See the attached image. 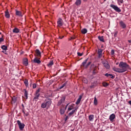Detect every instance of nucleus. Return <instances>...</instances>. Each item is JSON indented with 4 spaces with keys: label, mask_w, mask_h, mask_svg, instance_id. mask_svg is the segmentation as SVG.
<instances>
[{
    "label": "nucleus",
    "mask_w": 131,
    "mask_h": 131,
    "mask_svg": "<svg viewBox=\"0 0 131 131\" xmlns=\"http://www.w3.org/2000/svg\"><path fill=\"white\" fill-rule=\"evenodd\" d=\"M102 64L106 69H110V65L108 61L104 60L102 61Z\"/></svg>",
    "instance_id": "obj_9"
},
{
    "label": "nucleus",
    "mask_w": 131,
    "mask_h": 131,
    "mask_svg": "<svg viewBox=\"0 0 131 131\" xmlns=\"http://www.w3.org/2000/svg\"><path fill=\"white\" fill-rule=\"evenodd\" d=\"M52 105V99L47 98L45 100V102L41 103V108H50V106Z\"/></svg>",
    "instance_id": "obj_2"
},
{
    "label": "nucleus",
    "mask_w": 131,
    "mask_h": 131,
    "mask_svg": "<svg viewBox=\"0 0 131 131\" xmlns=\"http://www.w3.org/2000/svg\"><path fill=\"white\" fill-rule=\"evenodd\" d=\"M83 82H84V83H88V79L86 78H84L83 79Z\"/></svg>",
    "instance_id": "obj_35"
},
{
    "label": "nucleus",
    "mask_w": 131,
    "mask_h": 131,
    "mask_svg": "<svg viewBox=\"0 0 131 131\" xmlns=\"http://www.w3.org/2000/svg\"><path fill=\"white\" fill-rule=\"evenodd\" d=\"M94 118H95L94 115H91L89 116V119L90 121H94Z\"/></svg>",
    "instance_id": "obj_20"
},
{
    "label": "nucleus",
    "mask_w": 131,
    "mask_h": 131,
    "mask_svg": "<svg viewBox=\"0 0 131 131\" xmlns=\"http://www.w3.org/2000/svg\"><path fill=\"white\" fill-rule=\"evenodd\" d=\"M33 89H36V84L34 83L33 84Z\"/></svg>",
    "instance_id": "obj_39"
},
{
    "label": "nucleus",
    "mask_w": 131,
    "mask_h": 131,
    "mask_svg": "<svg viewBox=\"0 0 131 131\" xmlns=\"http://www.w3.org/2000/svg\"><path fill=\"white\" fill-rule=\"evenodd\" d=\"M54 65V61L53 60H51L47 64V66L50 68L51 67H52V66Z\"/></svg>",
    "instance_id": "obj_18"
},
{
    "label": "nucleus",
    "mask_w": 131,
    "mask_h": 131,
    "mask_svg": "<svg viewBox=\"0 0 131 131\" xmlns=\"http://www.w3.org/2000/svg\"><path fill=\"white\" fill-rule=\"evenodd\" d=\"M23 113L24 114V116H28L29 115V114L28 113H25V111L24 110H22Z\"/></svg>",
    "instance_id": "obj_33"
},
{
    "label": "nucleus",
    "mask_w": 131,
    "mask_h": 131,
    "mask_svg": "<svg viewBox=\"0 0 131 131\" xmlns=\"http://www.w3.org/2000/svg\"><path fill=\"white\" fill-rule=\"evenodd\" d=\"M17 123L18 125L20 130H23V129L24 128V127H25V124L24 123H21V122L20 121V120H17Z\"/></svg>",
    "instance_id": "obj_8"
},
{
    "label": "nucleus",
    "mask_w": 131,
    "mask_h": 131,
    "mask_svg": "<svg viewBox=\"0 0 131 131\" xmlns=\"http://www.w3.org/2000/svg\"><path fill=\"white\" fill-rule=\"evenodd\" d=\"M63 88H64V86H63V85H62L61 86H60L59 87V89H60V90H61V89H63Z\"/></svg>",
    "instance_id": "obj_45"
},
{
    "label": "nucleus",
    "mask_w": 131,
    "mask_h": 131,
    "mask_svg": "<svg viewBox=\"0 0 131 131\" xmlns=\"http://www.w3.org/2000/svg\"><path fill=\"white\" fill-rule=\"evenodd\" d=\"M4 36H2V37L0 38V43H2V42H3V41H4Z\"/></svg>",
    "instance_id": "obj_36"
},
{
    "label": "nucleus",
    "mask_w": 131,
    "mask_h": 131,
    "mask_svg": "<svg viewBox=\"0 0 131 131\" xmlns=\"http://www.w3.org/2000/svg\"><path fill=\"white\" fill-rule=\"evenodd\" d=\"M81 96H80L79 98L77 99V101L76 102V105H78V104H79V103H80V101H81Z\"/></svg>",
    "instance_id": "obj_26"
},
{
    "label": "nucleus",
    "mask_w": 131,
    "mask_h": 131,
    "mask_svg": "<svg viewBox=\"0 0 131 131\" xmlns=\"http://www.w3.org/2000/svg\"><path fill=\"white\" fill-rule=\"evenodd\" d=\"M103 53V50L102 49H98V58H102V54Z\"/></svg>",
    "instance_id": "obj_15"
},
{
    "label": "nucleus",
    "mask_w": 131,
    "mask_h": 131,
    "mask_svg": "<svg viewBox=\"0 0 131 131\" xmlns=\"http://www.w3.org/2000/svg\"><path fill=\"white\" fill-rule=\"evenodd\" d=\"M24 92H25L24 96L25 97H26V99H28V92H27V91L26 90V89H24Z\"/></svg>",
    "instance_id": "obj_19"
},
{
    "label": "nucleus",
    "mask_w": 131,
    "mask_h": 131,
    "mask_svg": "<svg viewBox=\"0 0 131 131\" xmlns=\"http://www.w3.org/2000/svg\"><path fill=\"white\" fill-rule=\"evenodd\" d=\"M68 105H69V104H68L65 107V108H64V110L66 111V109H67V106H68Z\"/></svg>",
    "instance_id": "obj_47"
},
{
    "label": "nucleus",
    "mask_w": 131,
    "mask_h": 131,
    "mask_svg": "<svg viewBox=\"0 0 131 131\" xmlns=\"http://www.w3.org/2000/svg\"><path fill=\"white\" fill-rule=\"evenodd\" d=\"M109 119L112 122H113V121H114V119H115V114H112L110 116Z\"/></svg>",
    "instance_id": "obj_14"
},
{
    "label": "nucleus",
    "mask_w": 131,
    "mask_h": 131,
    "mask_svg": "<svg viewBox=\"0 0 131 131\" xmlns=\"http://www.w3.org/2000/svg\"><path fill=\"white\" fill-rule=\"evenodd\" d=\"M103 1H104V2H106V0H103Z\"/></svg>",
    "instance_id": "obj_56"
},
{
    "label": "nucleus",
    "mask_w": 131,
    "mask_h": 131,
    "mask_svg": "<svg viewBox=\"0 0 131 131\" xmlns=\"http://www.w3.org/2000/svg\"><path fill=\"white\" fill-rule=\"evenodd\" d=\"M41 91V89L39 88L38 90H37L34 94V101H37L38 100V98H39V96H40V94L39 93V92Z\"/></svg>",
    "instance_id": "obj_4"
},
{
    "label": "nucleus",
    "mask_w": 131,
    "mask_h": 131,
    "mask_svg": "<svg viewBox=\"0 0 131 131\" xmlns=\"http://www.w3.org/2000/svg\"><path fill=\"white\" fill-rule=\"evenodd\" d=\"M71 39H75V37H71Z\"/></svg>",
    "instance_id": "obj_52"
},
{
    "label": "nucleus",
    "mask_w": 131,
    "mask_h": 131,
    "mask_svg": "<svg viewBox=\"0 0 131 131\" xmlns=\"http://www.w3.org/2000/svg\"><path fill=\"white\" fill-rule=\"evenodd\" d=\"M65 102V97H63L58 102L57 106H60L62 103Z\"/></svg>",
    "instance_id": "obj_13"
},
{
    "label": "nucleus",
    "mask_w": 131,
    "mask_h": 131,
    "mask_svg": "<svg viewBox=\"0 0 131 131\" xmlns=\"http://www.w3.org/2000/svg\"><path fill=\"white\" fill-rule=\"evenodd\" d=\"M75 112V110H73L72 112H71L70 113H69V116H71V115H73Z\"/></svg>",
    "instance_id": "obj_31"
},
{
    "label": "nucleus",
    "mask_w": 131,
    "mask_h": 131,
    "mask_svg": "<svg viewBox=\"0 0 131 131\" xmlns=\"http://www.w3.org/2000/svg\"><path fill=\"white\" fill-rule=\"evenodd\" d=\"M116 64L118 65V62H117Z\"/></svg>",
    "instance_id": "obj_55"
},
{
    "label": "nucleus",
    "mask_w": 131,
    "mask_h": 131,
    "mask_svg": "<svg viewBox=\"0 0 131 131\" xmlns=\"http://www.w3.org/2000/svg\"><path fill=\"white\" fill-rule=\"evenodd\" d=\"M2 53H5V52H4V51H2Z\"/></svg>",
    "instance_id": "obj_58"
},
{
    "label": "nucleus",
    "mask_w": 131,
    "mask_h": 131,
    "mask_svg": "<svg viewBox=\"0 0 131 131\" xmlns=\"http://www.w3.org/2000/svg\"><path fill=\"white\" fill-rule=\"evenodd\" d=\"M12 31L13 33H19V32H20V30L17 28H15Z\"/></svg>",
    "instance_id": "obj_22"
},
{
    "label": "nucleus",
    "mask_w": 131,
    "mask_h": 131,
    "mask_svg": "<svg viewBox=\"0 0 131 131\" xmlns=\"http://www.w3.org/2000/svg\"><path fill=\"white\" fill-rule=\"evenodd\" d=\"M57 26L58 27L63 26V20H62V18L58 19V21H57Z\"/></svg>",
    "instance_id": "obj_11"
},
{
    "label": "nucleus",
    "mask_w": 131,
    "mask_h": 131,
    "mask_svg": "<svg viewBox=\"0 0 131 131\" xmlns=\"http://www.w3.org/2000/svg\"><path fill=\"white\" fill-rule=\"evenodd\" d=\"M67 84V82H65L62 84V85H63V86L64 87V86H66Z\"/></svg>",
    "instance_id": "obj_42"
},
{
    "label": "nucleus",
    "mask_w": 131,
    "mask_h": 131,
    "mask_svg": "<svg viewBox=\"0 0 131 131\" xmlns=\"http://www.w3.org/2000/svg\"><path fill=\"white\" fill-rule=\"evenodd\" d=\"M71 110H72V108H71V107H69V108H68V111H71Z\"/></svg>",
    "instance_id": "obj_48"
},
{
    "label": "nucleus",
    "mask_w": 131,
    "mask_h": 131,
    "mask_svg": "<svg viewBox=\"0 0 131 131\" xmlns=\"http://www.w3.org/2000/svg\"><path fill=\"white\" fill-rule=\"evenodd\" d=\"M68 119V116H67L65 119H64V120L65 121H67V120Z\"/></svg>",
    "instance_id": "obj_46"
},
{
    "label": "nucleus",
    "mask_w": 131,
    "mask_h": 131,
    "mask_svg": "<svg viewBox=\"0 0 131 131\" xmlns=\"http://www.w3.org/2000/svg\"><path fill=\"white\" fill-rule=\"evenodd\" d=\"M119 68L114 67L113 68V70L115 72H118V73H123L127 71L128 69H130L129 65H128L126 62L123 61L120 62L119 64Z\"/></svg>",
    "instance_id": "obj_1"
},
{
    "label": "nucleus",
    "mask_w": 131,
    "mask_h": 131,
    "mask_svg": "<svg viewBox=\"0 0 131 131\" xmlns=\"http://www.w3.org/2000/svg\"><path fill=\"white\" fill-rule=\"evenodd\" d=\"M109 77H110L112 79H114V77L113 76V75H112V76H109Z\"/></svg>",
    "instance_id": "obj_43"
},
{
    "label": "nucleus",
    "mask_w": 131,
    "mask_h": 131,
    "mask_svg": "<svg viewBox=\"0 0 131 131\" xmlns=\"http://www.w3.org/2000/svg\"><path fill=\"white\" fill-rule=\"evenodd\" d=\"M2 34V33L0 32V35Z\"/></svg>",
    "instance_id": "obj_57"
},
{
    "label": "nucleus",
    "mask_w": 131,
    "mask_h": 131,
    "mask_svg": "<svg viewBox=\"0 0 131 131\" xmlns=\"http://www.w3.org/2000/svg\"><path fill=\"white\" fill-rule=\"evenodd\" d=\"M64 36H62L61 37V36H59V38H60V39H62V38H63Z\"/></svg>",
    "instance_id": "obj_49"
},
{
    "label": "nucleus",
    "mask_w": 131,
    "mask_h": 131,
    "mask_svg": "<svg viewBox=\"0 0 131 131\" xmlns=\"http://www.w3.org/2000/svg\"><path fill=\"white\" fill-rule=\"evenodd\" d=\"M90 70H93V74L95 75L98 73V67L95 66L94 64H92L90 67Z\"/></svg>",
    "instance_id": "obj_5"
},
{
    "label": "nucleus",
    "mask_w": 131,
    "mask_h": 131,
    "mask_svg": "<svg viewBox=\"0 0 131 131\" xmlns=\"http://www.w3.org/2000/svg\"><path fill=\"white\" fill-rule=\"evenodd\" d=\"M81 32L83 34H85L88 32V30L86 29H83L81 30Z\"/></svg>",
    "instance_id": "obj_29"
},
{
    "label": "nucleus",
    "mask_w": 131,
    "mask_h": 131,
    "mask_svg": "<svg viewBox=\"0 0 131 131\" xmlns=\"http://www.w3.org/2000/svg\"><path fill=\"white\" fill-rule=\"evenodd\" d=\"M103 86H108V83H106V82H103L102 83Z\"/></svg>",
    "instance_id": "obj_37"
},
{
    "label": "nucleus",
    "mask_w": 131,
    "mask_h": 131,
    "mask_svg": "<svg viewBox=\"0 0 131 131\" xmlns=\"http://www.w3.org/2000/svg\"><path fill=\"white\" fill-rule=\"evenodd\" d=\"M128 103L129 104V105H131V101H129L128 102Z\"/></svg>",
    "instance_id": "obj_53"
},
{
    "label": "nucleus",
    "mask_w": 131,
    "mask_h": 131,
    "mask_svg": "<svg viewBox=\"0 0 131 131\" xmlns=\"http://www.w3.org/2000/svg\"><path fill=\"white\" fill-rule=\"evenodd\" d=\"M128 41L129 43H131V40H128Z\"/></svg>",
    "instance_id": "obj_50"
},
{
    "label": "nucleus",
    "mask_w": 131,
    "mask_h": 131,
    "mask_svg": "<svg viewBox=\"0 0 131 131\" xmlns=\"http://www.w3.org/2000/svg\"><path fill=\"white\" fill-rule=\"evenodd\" d=\"M1 49H2V50H3L4 51H7V50H8V47L5 45H3L1 47Z\"/></svg>",
    "instance_id": "obj_28"
},
{
    "label": "nucleus",
    "mask_w": 131,
    "mask_h": 131,
    "mask_svg": "<svg viewBox=\"0 0 131 131\" xmlns=\"http://www.w3.org/2000/svg\"><path fill=\"white\" fill-rule=\"evenodd\" d=\"M89 58L85 59L81 63V67H83V68H85L86 69L88 68L89 66L92 64V62L90 61L86 64V62H88Z\"/></svg>",
    "instance_id": "obj_3"
},
{
    "label": "nucleus",
    "mask_w": 131,
    "mask_h": 131,
    "mask_svg": "<svg viewBox=\"0 0 131 131\" xmlns=\"http://www.w3.org/2000/svg\"><path fill=\"white\" fill-rule=\"evenodd\" d=\"M105 76H106V77H109V76H112V74H108V73H106L105 74Z\"/></svg>",
    "instance_id": "obj_34"
},
{
    "label": "nucleus",
    "mask_w": 131,
    "mask_h": 131,
    "mask_svg": "<svg viewBox=\"0 0 131 131\" xmlns=\"http://www.w3.org/2000/svg\"><path fill=\"white\" fill-rule=\"evenodd\" d=\"M23 64L25 66H28V59H27V58L23 59Z\"/></svg>",
    "instance_id": "obj_16"
},
{
    "label": "nucleus",
    "mask_w": 131,
    "mask_h": 131,
    "mask_svg": "<svg viewBox=\"0 0 131 131\" xmlns=\"http://www.w3.org/2000/svg\"><path fill=\"white\" fill-rule=\"evenodd\" d=\"M83 2H87L88 0H83Z\"/></svg>",
    "instance_id": "obj_54"
},
{
    "label": "nucleus",
    "mask_w": 131,
    "mask_h": 131,
    "mask_svg": "<svg viewBox=\"0 0 131 131\" xmlns=\"http://www.w3.org/2000/svg\"><path fill=\"white\" fill-rule=\"evenodd\" d=\"M90 88H91V89H93V88H94V85L90 86Z\"/></svg>",
    "instance_id": "obj_51"
},
{
    "label": "nucleus",
    "mask_w": 131,
    "mask_h": 131,
    "mask_svg": "<svg viewBox=\"0 0 131 131\" xmlns=\"http://www.w3.org/2000/svg\"><path fill=\"white\" fill-rule=\"evenodd\" d=\"M118 2L121 4H123V0H118Z\"/></svg>",
    "instance_id": "obj_40"
},
{
    "label": "nucleus",
    "mask_w": 131,
    "mask_h": 131,
    "mask_svg": "<svg viewBox=\"0 0 131 131\" xmlns=\"http://www.w3.org/2000/svg\"><path fill=\"white\" fill-rule=\"evenodd\" d=\"M98 39L100 41H102V42H105V40H104V36H99L98 37Z\"/></svg>",
    "instance_id": "obj_24"
},
{
    "label": "nucleus",
    "mask_w": 131,
    "mask_h": 131,
    "mask_svg": "<svg viewBox=\"0 0 131 131\" xmlns=\"http://www.w3.org/2000/svg\"><path fill=\"white\" fill-rule=\"evenodd\" d=\"M114 50H112V51H111V55H114Z\"/></svg>",
    "instance_id": "obj_41"
},
{
    "label": "nucleus",
    "mask_w": 131,
    "mask_h": 131,
    "mask_svg": "<svg viewBox=\"0 0 131 131\" xmlns=\"http://www.w3.org/2000/svg\"><path fill=\"white\" fill-rule=\"evenodd\" d=\"M16 11V12H15V14L16 15V16H22V12L20 11H18L17 10H15Z\"/></svg>",
    "instance_id": "obj_23"
},
{
    "label": "nucleus",
    "mask_w": 131,
    "mask_h": 131,
    "mask_svg": "<svg viewBox=\"0 0 131 131\" xmlns=\"http://www.w3.org/2000/svg\"><path fill=\"white\" fill-rule=\"evenodd\" d=\"M119 24L121 27L124 29V28H126V25L123 22V21L121 20L119 22Z\"/></svg>",
    "instance_id": "obj_12"
},
{
    "label": "nucleus",
    "mask_w": 131,
    "mask_h": 131,
    "mask_svg": "<svg viewBox=\"0 0 131 131\" xmlns=\"http://www.w3.org/2000/svg\"><path fill=\"white\" fill-rule=\"evenodd\" d=\"M35 57L40 59L41 58V52L38 49H36L35 51Z\"/></svg>",
    "instance_id": "obj_7"
},
{
    "label": "nucleus",
    "mask_w": 131,
    "mask_h": 131,
    "mask_svg": "<svg viewBox=\"0 0 131 131\" xmlns=\"http://www.w3.org/2000/svg\"><path fill=\"white\" fill-rule=\"evenodd\" d=\"M21 106L23 107V110H25V107H24V104H22Z\"/></svg>",
    "instance_id": "obj_44"
},
{
    "label": "nucleus",
    "mask_w": 131,
    "mask_h": 131,
    "mask_svg": "<svg viewBox=\"0 0 131 131\" xmlns=\"http://www.w3.org/2000/svg\"><path fill=\"white\" fill-rule=\"evenodd\" d=\"M110 7L111 8H112V9H114L116 12H117V13H120V12H121V9H120V8H119L116 5L112 4L110 5Z\"/></svg>",
    "instance_id": "obj_6"
},
{
    "label": "nucleus",
    "mask_w": 131,
    "mask_h": 131,
    "mask_svg": "<svg viewBox=\"0 0 131 131\" xmlns=\"http://www.w3.org/2000/svg\"><path fill=\"white\" fill-rule=\"evenodd\" d=\"M75 4L76 6H80L81 5V0H76Z\"/></svg>",
    "instance_id": "obj_21"
},
{
    "label": "nucleus",
    "mask_w": 131,
    "mask_h": 131,
    "mask_svg": "<svg viewBox=\"0 0 131 131\" xmlns=\"http://www.w3.org/2000/svg\"><path fill=\"white\" fill-rule=\"evenodd\" d=\"M65 110L64 109V107L61 108L60 110V113L61 115H63V114H64V113H65Z\"/></svg>",
    "instance_id": "obj_27"
},
{
    "label": "nucleus",
    "mask_w": 131,
    "mask_h": 131,
    "mask_svg": "<svg viewBox=\"0 0 131 131\" xmlns=\"http://www.w3.org/2000/svg\"><path fill=\"white\" fill-rule=\"evenodd\" d=\"M5 17L7 18H10V13H9V11H8V10L5 11Z\"/></svg>",
    "instance_id": "obj_25"
},
{
    "label": "nucleus",
    "mask_w": 131,
    "mask_h": 131,
    "mask_svg": "<svg viewBox=\"0 0 131 131\" xmlns=\"http://www.w3.org/2000/svg\"><path fill=\"white\" fill-rule=\"evenodd\" d=\"M94 104L95 105H98V100H97V98L96 97L94 98Z\"/></svg>",
    "instance_id": "obj_30"
},
{
    "label": "nucleus",
    "mask_w": 131,
    "mask_h": 131,
    "mask_svg": "<svg viewBox=\"0 0 131 131\" xmlns=\"http://www.w3.org/2000/svg\"><path fill=\"white\" fill-rule=\"evenodd\" d=\"M16 102H17V97L13 96L12 98L11 104H16Z\"/></svg>",
    "instance_id": "obj_17"
},
{
    "label": "nucleus",
    "mask_w": 131,
    "mask_h": 131,
    "mask_svg": "<svg viewBox=\"0 0 131 131\" xmlns=\"http://www.w3.org/2000/svg\"><path fill=\"white\" fill-rule=\"evenodd\" d=\"M32 61L33 63H35L36 64H40V63H41L40 58H39L38 57H35Z\"/></svg>",
    "instance_id": "obj_10"
},
{
    "label": "nucleus",
    "mask_w": 131,
    "mask_h": 131,
    "mask_svg": "<svg viewBox=\"0 0 131 131\" xmlns=\"http://www.w3.org/2000/svg\"><path fill=\"white\" fill-rule=\"evenodd\" d=\"M77 55H78V56H79V57H81V56H82L83 54L80 53V52H77Z\"/></svg>",
    "instance_id": "obj_38"
},
{
    "label": "nucleus",
    "mask_w": 131,
    "mask_h": 131,
    "mask_svg": "<svg viewBox=\"0 0 131 131\" xmlns=\"http://www.w3.org/2000/svg\"><path fill=\"white\" fill-rule=\"evenodd\" d=\"M24 83H25L26 86H28V80L26 79L24 80Z\"/></svg>",
    "instance_id": "obj_32"
}]
</instances>
